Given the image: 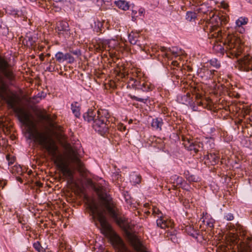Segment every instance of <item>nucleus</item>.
<instances>
[{
  "instance_id": "46",
  "label": "nucleus",
  "mask_w": 252,
  "mask_h": 252,
  "mask_svg": "<svg viewBox=\"0 0 252 252\" xmlns=\"http://www.w3.org/2000/svg\"><path fill=\"white\" fill-rule=\"evenodd\" d=\"M71 52L77 56H79L81 55V53L79 50H72L71 51Z\"/></svg>"
},
{
  "instance_id": "9",
  "label": "nucleus",
  "mask_w": 252,
  "mask_h": 252,
  "mask_svg": "<svg viewBox=\"0 0 252 252\" xmlns=\"http://www.w3.org/2000/svg\"><path fill=\"white\" fill-rule=\"evenodd\" d=\"M240 235L243 239L240 245L241 252H252V236L243 229L240 232Z\"/></svg>"
},
{
  "instance_id": "14",
  "label": "nucleus",
  "mask_w": 252,
  "mask_h": 252,
  "mask_svg": "<svg viewBox=\"0 0 252 252\" xmlns=\"http://www.w3.org/2000/svg\"><path fill=\"white\" fill-rule=\"evenodd\" d=\"M249 22V19L246 17H240L235 21V29L240 33H244L246 30L244 26Z\"/></svg>"
},
{
  "instance_id": "32",
  "label": "nucleus",
  "mask_w": 252,
  "mask_h": 252,
  "mask_svg": "<svg viewBox=\"0 0 252 252\" xmlns=\"http://www.w3.org/2000/svg\"><path fill=\"white\" fill-rule=\"evenodd\" d=\"M27 45L30 46H33L34 43L36 42L37 39V37L35 36H27Z\"/></svg>"
},
{
  "instance_id": "24",
  "label": "nucleus",
  "mask_w": 252,
  "mask_h": 252,
  "mask_svg": "<svg viewBox=\"0 0 252 252\" xmlns=\"http://www.w3.org/2000/svg\"><path fill=\"white\" fill-rule=\"evenodd\" d=\"M71 109L73 114L76 118H79L80 116V108L78 105L77 102H75L72 103L71 105Z\"/></svg>"
},
{
  "instance_id": "20",
  "label": "nucleus",
  "mask_w": 252,
  "mask_h": 252,
  "mask_svg": "<svg viewBox=\"0 0 252 252\" xmlns=\"http://www.w3.org/2000/svg\"><path fill=\"white\" fill-rule=\"evenodd\" d=\"M114 4L119 9L124 11L127 10L129 8V3L126 0H116L114 1Z\"/></svg>"
},
{
  "instance_id": "6",
  "label": "nucleus",
  "mask_w": 252,
  "mask_h": 252,
  "mask_svg": "<svg viewBox=\"0 0 252 252\" xmlns=\"http://www.w3.org/2000/svg\"><path fill=\"white\" fill-rule=\"evenodd\" d=\"M224 45L227 56L230 58H238L243 52V46L240 39L235 35H228Z\"/></svg>"
},
{
  "instance_id": "10",
  "label": "nucleus",
  "mask_w": 252,
  "mask_h": 252,
  "mask_svg": "<svg viewBox=\"0 0 252 252\" xmlns=\"http://www.w3.org/2000/svg\"><path fill=\"white\" fill-rule=\"evenodd\" d=\"M183 140L185 141V147L189 151H193L195 153H197L203 150V144L202 142L197 141H194L193 140H189L187 138H184Z\"/></svg>"
},
{
  "instance_id": "39",
  "label": "nucleus",
  "mask_w": 252,
  "mask_h": 252,
  "mask_svg": "<svg viewBox=\"0 0 252 252\" xmlns=\"http://www.w3.org/2000/svg\"><path fill=\"white\" fill-rule=\"evenodd\" d=\"M68 61L69 63H72L74 62V58L69 53H66L64 56V61Z\"/></svg>"
},
{
  "instance_id": "42",
  "label": "nucleus",
  "mask_w": 252,
  "mask_h": 252,
  "mask_svg": "<svg viewBox=\"0 0 252 252\" xmlns=\"http://www.w3.org/2000/svg\"><path fill=\"white\" fill-rule=\"evenodd\" d=\"M11 7H7V9H6V12L10 14H12V15H16L17 14V13H18V11L17 10H16L15 9H14L13 10H11Z\"/></svg>"
},
{
  "instance_id": "44",
  "label": "nucleus",
  "mask_w": 252,
  "mask_h": 252,
  "mask_svg": "<svg viewBox=\"0 0 252 252\" xmlns=\"http://www.w3.org/2000/svg\"><path fill=\"white\" fill-rule=\"evenodd\" d=\"M221 6L224 9H227L229 7V5L227 3L222 1L221 2Z\"/></svg>"
},
{
  "instance_id": "4",
  "label": "nucleus",
  "mask_w": 252,
  "mask_h": 252,
  "mask_svg": "<svg viewBox=\"0 0 252 252\" xmlns=\"http://www.w3.org/2000/svg\"><path fill=\"white\" fill-rule=\"evenodd\" d=\"M108 114L106 110L89 109L83 114V118L88 123H92V127L100 135H104L108 130Z\"/></svg>"
},
{
  "instance_id": "54",
  "label": "nucleus",
  "mask_w": 252,
  "mask_h": 252,
  "mask_svg": "<svg viewBox=\"0 0 252 252\" xmlns=\"http://www.w3.org/2000/svg\"><path fill=\"white\" fill-rule=\"evenodd\" d=\"M217 19H218L220 21H221V20L220 19V17H219L218 16H216V18H215V19L216 20Z\"/></svg>"
},
{
  "instance_id": "19",
  "label": "nucleus",
  "mask_w": 252,
  "mask_h": 252,
  "mask_svg": "<svg viewBox=\"0 0 252 252\" xmlns=\"http://www.w3.org/2000/svg\"><path fill=\"white\" fill-rule=\"evenodd\" d=\"M151 211L152 212V215L155 217H157L158 219L163 217V214L162 212L156 207L152 206H149V210L146 211L145 212L148 214H150Z\"/></svg>"
},
{
  "instance_id": "26",
  "label": "nucleus",
  "mask_w": 252,
  "mask_h": 252,
  "mask_svg": "<svg viewBox=\"0 0 252 252\" xmlns=\"http://www.w3.org/2000/svg\"><path fill=\"white\" fill-rule=\"evenodd\" d=\"M197 18V14L192 11H187L186 15V19L188 21H194Z\"/></svg>"
},
{
  "instance_id": "57",
  "label": "nucleus",
  "mask_w": 252,
  "mask_h": 252,
  "mask_svg": "<svg viewBox=\"0 0 252 252\" xmlns=\"http://www.w3.org/2000/svg\"><path fill=\"white\" fill-rule=\"evenodd\" d=\"M202 219H203V220H202V221H203V222H205V220L203 219V217Z\"/></svg>"
},
{
  "instance_id": "1",
  "label": "nucleus",
  "mask_w": 252,
  "mask_h": 252,
  "mask_svg": "<svg viewBox=\"0 0 252 252\" xmlns=\"http://www.w3.org/2000/svg\"><path fill=\"white\" fill-rule=\"evenodd\" d=\"M30 136L29 139L33 140L37 142L42 147L47 150L49 154L54 158V163L58 168L63 173V175L69 181L73 180V174L71 169L69 168L68 164L64 158L61 156L57 155L58 147L55 142L52 139H49L48 137L43 133L37 131L34 126L32 129H29Z\"/></svg>"
},
{
  "instance_id": "28",
  "label": "nucleus",
  "mask_w": 252,
  "mask_h": 252,
  "mask_svg": "<svg viewBox=\"0 0 252 252\" xmlns=\"http://www.w3.org/2000/svg\"><path fill=\"white\" fill-rule=\"evenodd\" d=\"M169 52L175 57H177L180 56L183 54V51L181 49H179L177 48L172 47V48H169Z\"/></svg>"
},
{
  "instance_id": "56",
  "label": "nucleus",
  "mask_w": 252,
  "mask_h": 252,
  "mask_svg": "<svg viewBox=\"0 0 252 252\" xmlns=\"http://www.w3.org/2000/svg\"><path fill=\"white\" fill-rule=\"evenodd\" d=\"M18 181H20V182H22V179H21V178H19V177L18 178Z\"/></svg>"
},
{
  "instance_id": "27",
  "label": "nucleus",
  "mask_w": 252,
  "mask_h": 252,
  "mask_svg": "<svg viewBox=\"0 0 252 252\" xmlns=\"http://www.w3.org/2000/svg\"><path fill=\"white\" fill-rule=\"evenodd\" d=\"M11 171L13 174H17L19 175H22L24 172L22 167L20 165H14L12 167Z\"/></svg>"
},
{
  "instance_id": "52",
  "label": "nucleus",
  "mask_w": 252,
  "mask_h": 252,
  "mask_svg": "<svg viewBox=\"0 0 252 252\" xmlns=\"http://www.w3.org/2000/svg\"><path fill=\"white\" fill-rule=\"evenodd\" d=\"M184 96H189V97H190V93L189 92L187 93L186 94L184 95Z\"/></svg>"
},
{
  "instance_id": "36",
  "label": "nucleus",
  "mask_w": 252,
  "mask_h": 252,
  "mask_svg": "<svg viewBox=\"0 0 252 252\" xmlns=\"http://www.w3.org/2000/svg\"><path fill=\"white\" fill-rule=\"evenodd\" d=\"M206 72L207 74H209L210 75H212V74H215V73L217 71L216 70H209L208 69H206V68H200L199 70H198V72L199 74H201V72ZM201 77H203L202 75H200Z\"/></svg>"
},
{
  "instance_id": "34",
  "label": "nucleus",
  "mask_w": 252,
  "mask_h": 252,
  "mask_svg": "<svg viewBox=\"0 0 252 252\" xmlns=\"http://www.w3.org/2000/svg\"><path fill=\"white\" fill-rule=\"evenodd\" d=\"M129 96L130 98L131 99H132V100H136V101H139V102H143V103H146V101L149 98V97H147L146 98H143L138 97H137V96H136L135 95H131V94H129Z\"/></svg>"
},
{
  "instance_id": "22",
  "label": "nucleus",
  "mask_w": 252,
  "mask_h": 252,
  "mask_svg": "<svg viewBox=\"0 0 252 252\" xmlns=\"http://www.w3.org/2000/svg\"><path fill=\"white\" fill-rule=\"evenodd\" d=\"M57 30L58 32H66L69 30V25L66 21H60L57 23Z\"/></svg>"
},
{
  "instance_id": "59",
  "label": "nucleus",
  "mask_w": 252,
  "mask_h": 252,
  "mask_svg": "<svg viewBox=\"0 0 252 252\" xmlns=\"http://www.w3.org/2000/svg\"><path fill=\"white\" fill-rule=\"evenodd\" d=\"M46 56H48V57H49V56H50V54H47L46 55Z\"/></svg>"
},
{
  "instance_id": "38",
  "label": "nucleus",
  "mask_w": 252,
  "mask_h": 252,
  "mask_svg": "<svg viewBox=\"0 0 252 252\" xmlns=\"http://www.w3.org/2000/svg\"><path fill=\"white\" fill-rule=\"evenodd\" d=\"M210 63L212 66L216 67V68H219L220 66V63L215 58L211 59L210 61Z\"/></svg>"
},
{
  "instance_id": "37",
  "label": "nucleus",
  "mask_w": 252,
  "mask_h": 252,
  "mask_svg": "<svg viewBox=\"0 0 252 252\" xmlns=\"http://www.w3.org/2000/svg\"><path fill=\"white\" fill-rule=\"evenodd\" d=\"M33 246L34 248L38 252H45V249L41 246L40 243L38 241L35 242Z\"/></svg>"
},
{
  "instance_id": "51",
  "label": "nucleus",
  "mask_w": 252,
  "mask_h": 252,
  "mask_svg": "<svg viewBox=\"0 0 252 252\" xmlns=\"http://www.w3.org/2000/svg\"><path fill=\"white\" fill-rule=\"evenodd\" d=\"M40 117L42 120H46L48 119V117L47 116L44 115H41Z\"/></svg>"
},
{
  "instance_id": "12",
  "label": "nucleus",
  "mask_w": 252,
  "mask_h": 252,
  "mask_svg": "<svg viewBox=\"0 0 252 252\" xmlns=\"http://www.w3.org/2000/svg\"><path fill=\"white\" fill-rule=\"evenodd\" d=\"M240 69L248 71L252 70V58L249 55L245 56L239 61Z\"/></svg>"
},
{
  "instance_id": "15",
  "label": "nucleus",
  "mask_w": 252,
  "mask_h": 252,
  "mask_svg": "<svg viewBox=\"0 0 252 252\" xmlns=\"http://www.w3.org/2000/svg\"><path fill=\"white\" fill-rule=\"evenodd\" d=\"M157 226L162 229L166 228H172L174 225L173 221L169 219L167 217L163 216L157 220Z\"/></svg>"
},
{
  "instance_id": "17",
  "label": "nucleus",
  "mask_w": 252,
  "mask_h": 252,
  "mask_svg": "<svg viewBox=\"0 0 252 252\" xmlns=\"http://www.w3.org/2000/svg\"><path fill=\"white\" fill-rule=\"evenodd\" d=\"M193 91H194V93H193L192 91V93L193 95H195V99H196L195 102H196V104L198 105V106H201L203 108L206 107L207 106V104L205 100H202L201 99V97H202L201 95H200L198 93L195 92V89H193Z\"/></svg>"
},
{
  "instance_id": "2",
  "label": "nucleus",
  "mask_w": 252,
  "mask_h": 252,
  "mask_svg": "<svg viewBox=\"0 0 252 252\" xmlns=\"http://www.w3.org/2000/svg\"><path fill=\"white\" fill-rule=\"evenodd\" d=\"M90 213L93 219H97L100 223V230L102 234L108 237L113 245L121 252L126 251V248L121 237L113 230L107 220L103 211L99 210L97 205L94 202L89 204Z\"/></svg>"
},
{
  "instance_id": "13",
  "label": "nucleus",
  "mask_w": 252,
  "mask_h": 252,
  "mask_svg": "<svg viewBox=\"0 0 252 252\" xmlns=\"http://www.w3.org/2000/svg\"><path fill=\"white\" fill-rule=\"evenodd\" d=\"M128 40L131 44L137 45L141 48L145 45L143 37L136 32H131L128 35Z\"/></svg>"
},
{
  "instance_id": "43",
  "label": "nucleus",
  "mask_w": 252,
  "mask_h": 252,
  "mask_svg": "<svg viewBox=\"0 0 252 252\" xmlns=\"http://www.w3.org/2000/svg\"><path fill=\"white\" fill-rule=\"evenodd\" d=\"M214 220L213 219L206 220V225L210 228L214 227Z\"/></svg>"
},
{
  "instance_id": "30",
  "label": "nucleus",
  "mask_w": 252,
  "mask_h": 252,
  "mask_svg": "<svg viewBox=\"0 0 252 252\" xmlns=\"http://www.w3.org/2000/svg\"><path fill=\"white\" fill-rule=\"evenodd\" d=\"M152 49L154 52H157L158 50L160 49L162 52L165 53V56H166V57H168V54H167V52H169V48H167L164 46H161L160 47V48H159L158 46H155L154 47H153Z\"/></svg>"
},
{
  "instance_id": "8",
  "label": "nucleus",
  "mask_w": 252,
  "mask_h": 252,
  "mask_svg": "<svg viewBox=\"0 0 252 252\" xmlns=\"http://www.w3.org/2000/svg\"><path fill=\"white\" fill-rule=\"evenodd\" d=\"M128 84L129 86L131 85L136 90H142L145 92L152 91L155 88L154 85L150 82L138 77L136 79L133 78L129 79Z\"/></svg>"
},
{
  "instance_id": "33",
  "label": "nucleus",
  "mask_w": 252,
  "mask_h": 252,
  "mask_svg": "<svg viewBox=\"0 0 252 252\" xmlns=\"http://www.w3.org/2000/svg\"><path fill=\"white\" fill-rule=\"evenodd\" d=\"M171 179L176 182L177 186L180 185L182 184L183 179L181 177L178 176L176 175H173L171 177Z\"/></svg>"
},
{
  "instance_id": "58",
  "label": "nucleus",
  "mask_w": 252,
  "mask_h": 252,
  "mask_svg": "<svg viewBox=\"0 0 252 252\" xmlns=\"http://www.w3.org/2000/svg\"><path fill=\"white\" fill-rule=\"evenodd\" d=\"M145 206L146 207L147 206H149V204H145Z\"/></svg>"
},
{
  "instance_id": "5",
  "label": "nucleus",
  "mask_w": 252,
  "mask_h": 252,
  "mask_svg": "<svg viewBox=\"0 0 252 252\" xmlns=\"http://www.w3.org/2000/svg\"><path fill=\"white\" fill-rule=\"evenodd\" d=\"M6 102L10 108L15 109V112L17 114L19 120L27 127V132L28 134V139H29L30 133L29 129L30 128L32 129V126H34L35 130L38 131L35 124L32 119V115L23 109L15 108L16 100L13 97H9Z\"/></svg>"
},
{
  "instance_id": "48",
  "label": "nucleus",
  "mask_w": 252,
  "mask_h": 252,
  "mask_svg": "<svg viewBox=\"0 0 252 252\" xmlns=\"http://www.w3.org/2000/svg\"><path fill=\"white\" fill-rule=\"evenodd\" d=\"M208 143H210V145L211 146V148H213V146L214 145V143L213 142H212V140H209L207 141L206 144H208Z\"/></svg>"
},
{
  "instance_id": "60",
  "label": "nucleus",
  "mask_w": 252,
  "mask_h": 252,
  "mask_svg": "<svg viewBox=\"0 0 252 252\" xmlns=\"http://www.w3.org/2000/svg\"><path fill=\"white\" fill-rule=\"evenodd\" d=\"M42 48V47H40V50H41Z\"/></svg>"
},
{
  "instance_id": "18",
  "label": "nucleus",
  "mask_w": 252,
  "mask_h": 252,
  "mask_svg": "<svg viewBox=\"0 0 252 252\" xmlns=\"http://www.w3.org/2000/svg\"><path fill=\"white\" fill-rule=\"evenodd\" d=\"M163 124L162 119L161 118H157L153 119L151 126L156 130H161Z\"/></svg>"
},
{
  "instance_id": "55",
  "label": "nucleus",
  "mask_w": 252,
  "mask_h": 252,
  "mask_svg": "<svg viewBox=\"0 0 252 252\" xmlns=\"http://www.w3.org/2000/svg\"><path fill=\"white\" fill-rule=\"evenodd\" d=\"M202 215H203V217H204V216H205V215H207V213L206 212V213H205V212H203Z\"/></svg>"
},
{
  "instance_id": "41",
  "label": "nucleus",
  "mask_w": 252,
  "mask_h": 252,
  "mask_svg": "<svg viewBox=\"0 0 252 252\" xmlns=\"http://www.w3.org/2000/svg\"><path fill=\"white\" fill-rule=\"evenodd\" d=\"M224 218L226 220L230 221V220H233L234 217L232 214L229 213L225 214V215H224Z\"/></svg>"
},
{
  "instance_id": "40",
  "label": "nucleus",
  "mask_w": 252,
  "mask_h": 252,
  "mask_svg": "<svg viewBox=\"0 0 252 252\" xmlns=\"http://www.w3.org/2000/svg\"><path fill=\"white\" fill-rule=\"evenodd\" d=\"M182 103L184 104L190 103L191 101V97L183 95L182 96Z\"/></svg>"
},
{
  "instance_id": "21",
  "label": "nucleus",
  "mask_w": 252,
  "mask_h": 252,
  "mask_svg": "<svg viewBox=\"0 0 252 252\" xmlns=\"http://www.w3.org/2000/svg\"><path fill=\"white\" fill-rule=\"evenodd\" d=\"M196 10L199 13H202L206 15H208L209 13L210 15V17H214V13L210 11L206 5L201 4L198 8H197Z\"/></svg>"
},
{
  "instance_id": "50",
  "label": "nucleus",
  "mask_w": 252,
  "mask_h": 252,
  "mask_svg": "<svg viewBox=\"0 0 252 252\" xmlns=\"http://www.w3.org/2000/svg\"><path fill=\"white\" fill-rule=\"evenodd\" d=\"M172 64L174 65V66H178L179 65V63H178L177 61H173L172 62Z\"/></svg>"
},
{
  "instance_id": "3",
  "label": "nucleus",
  "mask_w": 252,
  "mask_h": 252,
  "mask_svg": "<svg viewBox=\"0 0 252 252\" xmlns=\"http://www.w3.org/2000/svg\"><path fill=\"white\" fill-rule=\"evenodd\" d=\"M103 207L106 208L110 216L116 223L126 232L130 244L136 252H150L143 244L139 238L129 232V230L131 229V226L128 220L125 218L120 217L118 215L115 209V206Z\"/></svg>"
},
{
  "instance_id": "49",
  "label": "nucleus",
  "mask_w": 252,
  "mask_h": 252,
  "mask_svg": "<svg viewBox=\"0 0 252 252\" xmlns=\"http://www.w3.org/2000/svg\"><path fill=\"white\" fill-rule=\"evenodd\" d=\"M39 59L40 60V61H44V54H41L40 55H39Z\"/></svg>"
},
{
  "instance_id": "11",
  "label": "nucleus",
  "mask_w": 252,
  "mask_h": 252,
  "mask_svg": "<svg viewBox=\"0 0 252 252\" xmlns=\"http://www.w3.org/2000/svg\"><path fill=\"white\" fill-rule=\"evenodd\" d=\"M69 153L71 161L76 165L78 171L81 173L84 172L85 168L83 163L79 158L77 152L74 149L71 148L69 150Z\"/></svg>"
},
{
  "instance_id": "25",
  "label": "nucleus",
  "mask_w": 252,
  "mask_h": 252,
  "mask_svg": "<svg viewBox=\"0 0 252 252\" xmlns=\"http://www.w3.org/2000/svg\"><path fill=\"white\" fill-rule=\"evenodd\" d=\"M141 176L135 173H133L130 176V180L134 184H139L141 182Z\"/></svg>"
},
{
  "instance_id": "53",
  "label": "nucleus",
  "mask_w": 252,
  "mask_h": 252,
  "mask_svg": "<svg viewBox=\"0 0 252 252\" xmlns=\"http://www.w3.org/2000/svg\"><path fill=\"white\" fill-rule=\"evenodd\" d=\"M53 0L56 2H60V1H63V0Z\"/></svg>"
},
{
  "instance_id": "31",
  "label": "nucleus",
  "mask_w": 252,
  "mask_h": 252,
  "mask_svg": "<svg viewBox=\"0 0 252 252\" xmlns=\"http://www.w3.org/2000/svg\"><path fill=\"white\" fill-rule=\"evenodd\" d=\"M186 179L189 182H197L198 181V178L193 175H190L188 171L187 173H185Z\"/></svg>"
},
{
  "instance_id": "23",
  "label": "nucleus",
  "mask_w": 252,
  "mask_h": 252,
  "mask_svg": "<svg viewBox=\"0 0 252 252\" xmlns=\"http://www.w3.org/2000/svg\"><path fill=\"white\" fill-rule=\"evenodd\" d=\"M207 159H209L212 165L217 164L220 159V157L218 154L210 153L206 155Z\"/></svg>"
},
{
  "instance_id": "45",
  "label": "nucleus",
  "mask_w": 252,
  "mask_h": 252,
  "mask_svg": "<svg viewBox=\"0 0 252 252\" xmlns=\"http://www.w3.org/2000/svg\"><path fill=\"white\" fill-rule=\"evenodd\" d=\"M118 128L121 131H124L126 129V126L123 124H121L118 126Z\"/></svg>"
},
{
  "instance_id": "47",
  "label": "nucleus",
  "mask_w": 252,
  "mask_h": 252,
  "mask_svg": "<svg viewBox=\"0 0 252 252\" xmlns=\"http://www.w3.org/2000/svg\"><path fill=\"white\" fill-rule=\"evenodd\" d=\"M46 70L49 72H53L54 71V66L50 64L49 66L47 67Z\"/></svg>"
},
{
  "instance_id": "29",
  "label": "nucleus",
  "mask_w": 252,
  "mask_h": 252,
  "mask_svg": "<svg viewBox=\"0 0 252 252\" xmlns=\"http://www.w3.org/2000/svg\"><path fill=\"white\" fill-rule=\"evenodd\" d=\"M103 27V23L97 21L94 22V31L96 32L102 33V28Z\"/></svg>"
},
{
  "instance_id": "7",
  "label": "nucleus",
  "mask_w": 252,
  "mask_h": 252,
  "mask_svg": "<svg viewBox=\"0 0 252 252\" xmlns=\"http://www.w3.org/2000/svg\"><path fill=\"white\" fill-rule=\"evenodd\" d=\"M10 64L7 61L0 56V71L9 80H12L14 78L12 70L9 68ZM6 91V87L4 82L0 78V97H4Z\"/></svg>"
},
{
  "instance_id": "35",
  "label": "nucleus",
  "mask_w": 252,
  "mask_h": 252,
  "mask_svg": "<svg viewBox=\"0 0 252 252\" xmlns=\"http://www.w3.org/2000/svg\"><path fill=\"white\" fill-rule=\"evenodd\" d=\"M64 54L62 52H58L55 55L56 60L61 63L64 61Z\"/></svg>"
},
{
  "instance_id": "16",
  "label": "nucleus",
  "mask_w": 252,
  "mask_h": 252,
  "mask_svg": "<svg viewBox=\"0 0 252 252\" xmlns=\"http://www.w3.org/2000/svg\"><path fill=\"white\" fill-rule=\"evenodd\" d=\"M102 44V47L106 48V46L112 48H122L124 47L122 43H120L118 41L115 39H102L101 41Z\"/></svg>"
}]
</instances>
